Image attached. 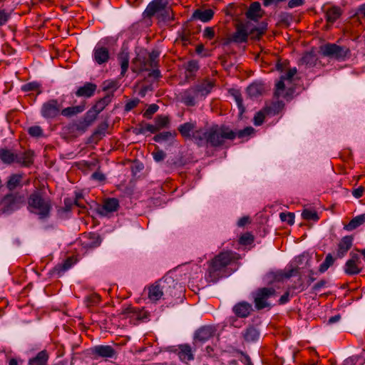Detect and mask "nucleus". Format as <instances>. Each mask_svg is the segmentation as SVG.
<instances>
[{
	"instance_id": "nucleus-14",
	"label": "nucleus",
	"mask_w": 365,
	"mask_h": 365,
	"mask_svg": "<svg viewBox=\"0 0 365 365\" xmlns=\"http://www.w3.org/2000/svg\"><path fill=\"white\" fill-rule=\"evenodd\" d=\"M93 56L94 61L100 65L108 62L110 58L108 49L102 46L94 48Z\"/></svg>"
},
{
	"instance_id": "nucleus-12",
	"label": "nucleus",
	"mask_w": 365,
	"mask_h": 365,
	"mask_svg": "<svg viewBox=\"0 0 365 365\" xmlns=\"http://www.w3.org/2000/svg\"><path fill=\"white\" fill-rule=\"evenodd\" d=\"M248 37V26H238L236 31L227 38L226 43L231 42L243 43L247 41Z\"/></svg>"
},
{
	"instance_id": "nucleus-3",
	"label": "nucleus",
	"mask_w": 365,
	"mask_h": 365,
	"mask_svg": "<svg viewBox=\"0 0 365 365\" xmlns=\"http://www.w3.org/2000/svg\"><path fill=\"white\" fill-rule=\"evenodd\" d=\"M51 207V200L44 197L39 190H34L28 197V210L38 215L40 219L48 217Z\"/></svg>"
},
{
	"instance_id": "nucleus-20",
	"label": "nucleus",
	"mask_w": 365,
	"mask_h": 365,
	"mask_svg": "<svg viewBox=\"0 0 365 365\" xmlns=\"http://www.w3.org/2000/svg\"><path fill=\"white\" fill-rule=\"evenodd\" d=\"M214 86L215 82L213 81L210 79H205L201 83L195 86L194 88L200 96L205 97L211 92Z\"/></svg>"
},
{
	"instance_id": "nucleus-29",
	"label": "nucleus",
	"mask_w": 365,
	"mask_h": 365,
	"mask_svg": "<svg viewBox=\"0 0 365 365\" xmlns=\"http://www.w3.org/2000/svg\"><path fill=\"white\" fill-rule=\"evenodd\" d=\"M178 356L183 361H191L194 359L190 346L187 344L180 345L178 348Z\"/></svg>"
},
{
	"instance_id": "nucleus-24",
	"label": "nucleus",
	"mask_w": 365,
	"mask_h": 365,
	"mask_svg": "<svg viewBox=\"0 0 365 365\" xmlns=\"http://www.w3.org/2000/svg\"><path fill=\"white\" fill-rule=\"evenodd\" d=\"M159 52L158 51H153L149 53L148 59L145 61H142L139 71H148L149 68H155L158 65V58L159 57Z\"/></svg>"
},
{
	"instance_id": "nucleus-21",
	"label": "nucleus",
	"mask_w": 365,
	"mask_h": 365,
	"mask_svg": "<svg viewBox=\"0 0 365 365\" xmlns=\"http://www.w3.org/2000/svg\"><path fill=\"white\" fill-rule=\"evenodd\" d=\"M263 15V11L261 9V5L259 2L255 1L252 3L246 11L247 18L257 21Z\"/></svg>"
},
{
	"instance_id": "nucleus-33",
	"label": "nucleus",
	"mask_w": 365,
	"mask_h": 365,
	"mask_svg": "<svg viewBox=\"0 0 365 365\" xmlns=\"http://www.w3.org/2000/svg\"><path fill=\"white\" fill-rule=\"evenodd\" d=\"M342 11L338 6H332L327 9L326 12V19L327 22L333 24L335 22L341 15Z\"/></svg>"
},
{
	"instance_id": "nucleus-55",
	"label": "nucleus",
	"mask_w": 365,
	"mask_h": 365,
	"mask_svg": "<svg viewBox=\"0 0 365 365\" xmlns=\"http://www.w3.org/2000/svg\"><path fill=\"white\" fill-rule=\"evenodd\" d=\"M28 133L33 137H40L43 135V130L40 126H31L28 129Z\"/></svg>"
},
{
	"instance_id": "nucleus-11",
	"label": "nucleus",
	"mask_w": 365,
	"mask_h": 365,
	"mask_svg": "<svg viewBox=\"0 0 365 365\" xmlns=\"http://www.w3.org/2000/svg\"><path fill=\"white\" fill-rule=\"evenodd\" d=\"M361 261L356 254H351V258L347 260L344 267V272L349 275L358 274L361 272V268L359 267Z\"/></svg>"
},
{
	"instance_id": "nucleus-42",
	"label": "nucleus",
	"mask_w": 365,
	"mask_h": 365,
	"mask_svg": "<svg viewBox=\"0 0 365 365\" xmlns=\"http://www.w3.org/2000/svg\"><path fill=\"white\" fill-rule=\"evenodd\" d=\"M118 61L121 67V76H124L128 68L129 56L128 53H121L118 56Z\"/></svg>"
},
{
	"instance_id": "nucleus-51",
	"label": "nucleus",
	"mask_w": 365,
	"mask_h": 365,
	"mask_svg": "<svg viewBox=\"0 0 365 365\" xmlns=\"http://www.w3.org/2000/svg\"><path fill=\"white\" fill-rule=\"evenodd\" d=\"M297 73V68H291L288 70L284 75L281 76L280 81H287V84L292 82V78Z\"/></svg>"
},
{
	"instance_id": "nucleus-49",
	"label": "nucleus",
	"mask_w": 365,
	"mask_h": 365,
	"mask_svg": "<svg viewBox=\"0 0 365 365\" xmlns=\"http://www.w3.org/2000/svg\"><path fill=\"white\" fill-rule=\"evenodd\" d=\"M85 302L88 307L94 306L101 302V297L98 294H92L86 297Z\"/></svg>"
},
{
	"instance_id": "nucleus-48",
	"label": "nucleus",
	"mask_w": 365,
	"mask_h": 365,
	"mask_svg": "<svg viewBox=\"0 0 365 365\" xmlns=\"http://www.w3.org/2000/svg\"><path fill=\"white\" fill-rule=\"evenodd\" d=\"M254 132V128L252 127H247L242 130H239L237 132H235V138L238 137L239 138L244 139L245 138L251 135Z\"/></svg>"
},
{
	"instance_id": "nucleus-36",
	"label": "nucleus",
	"mask_w": 365,
	"mask_h": 365,
	"mask_svg": "<svg viewBox=\"0 0 365 365\" xmlns=\"http://www.w3.org/2000/svg\"><path fill=\"white\" fill-rule=\"evenodd\" d=\"M119 202L115 198H109L106 200L102 207V213L112 212L116 211L118 208Z\"/></svg>"
},
{
	"instance_id": "nucleus-54",
	"label": "nucleus",
	"mask_w": 365,
	"mask_h": 365,
	"mask_svg": "<svg viewBox=\"0 0 365 365\" xmlns=\"http://www.w3.org/2000/svg\"><path fill=\"white\" fill-rule=\"evenodd\" d=\"M279 217L282 222H287L289 225H293L294 222V215L292 212H281Z\"/></svg>"
},
{
	"instance_id": "nucleus-50",
	"label": "nucleus",
	"mask_w": 365,
	"mask_h": 365,
	"mask_svg": "<svg viewBox=\"0 0 365 365\" xmlns=\"http://www.w3.org/2000/svg\"><path fill=\"white\" fill-rule=\"evenodd\" d=\"M297 73V68H291L288 70L284 75L281 76L280 81H287V84L292 82V78Z\"/></svg>"
},
{
	"instance_id": "nucleus-16",
	"label": "nucleus",
	"mask_w": 365,
	"mask_h": 365,
	"mask_svg": "<svg viewBox=\"0 0 365 365\" xmlns=\"http://www.w3.org/2000/svg\"><path fill=\"white\" fill-rule=\"evenodd\" d=\"M215 333V327L205 326L200 328L195 333V339L200 342H205L212 338Z\"/></svg>"
},
{
	"instance_id": "nucleus-25",
	"label": "nucleus",
	"mask_w": 365,
	"mask_h": 365,
	"mask_svg": "<svg viewBox=\"0 0 365 365\" xmlns=\"http://www.w3.org/2000/svg\"><path fill=\"white\" fill-rule=\"evenodd\" d=\"M97 86L93 83H86L83 86L80 87L76 92L78 97L90 98L93 96Z\"/></svg>"
},
{
	"instance_id": "nucleus-17",
	"label": "nucleus",
	"mask_w": 365,
	"mask_h": 365,
	"mask_svg": "<svg viewBox=\"0 0 365 365\" xmlns=\"http://www.w3.org/2000/svg\"><path fill=\"white\" fill-rule=\"evenodd\" d=\"M111 98L109 96L100 99L87 113L95 120L98 115L110 103Z\"/></svg>"
},
{
	"instance_id": "nucleus-60",
	"label": "nucleus",
	"mask_w": 365,
	"mask_h": 365,
	"mask_svg": "<svg viewBox=\"0 0 365 365\" xmlns=\"http://www.w3.org/2000/svg\"><path fill=\"white\" fill-rule=\"evenodd\" d=\"M146 131L150 132L152 133H155L158 131H159L155 125L151 124H145V125L142 126L140 128V133H145Z\"/></svg>"
},
{
	"instance_id": "nucleus-53",
	"label": "nucleus",
	"mask_w": 365,
	"mask_h": 365,
	"mask_svg": "<svg viewBox=\"0 0 365 365\" xmlns=\"http://www.w3.org/2000/svg\"><path fill=\"white\" fill-rule=\"evenodd\" d=\"M267 114V111L264 110V108L262 110H260L256 113L254 117V124L255 125H260L264 122L265 118V115Z\"/></svg>"
},
{
	"instance_id": "nucleus-47",
	"label": "nucleus",
	"mask_w": 365,
	"mask_h": 365,
	"mask_svg": "<svg viewBox=\"0 0 365 365\" xmlns=\"http://www.w3.org/2000/svg\"><path fill=\"white\" fill-rule=\"evenodd\" d=\"M334 259L331 254L326 256L325 260L319 266V271L321 273L326 272L334 264Z\"/></svg>"
},
{
	"instance_id": "nucleus-52",
	"label": "nucleus",
	"mask_w": 365,
	"mask_h": 365,
	"mask_svg": "<svg viewBox=\"0 0 365 365\" xmlns=\"http://www.w3.org/2000/svg\"><path fill=\"white\" fill-rule=\"evenodd\" d=\"M253 242L254 236L250 232L243 234L240 238V243L243 245H251Z\"/></svg>"
},
{
	"instance_id": "nucleus-8",
	"label": "nucleus",
	"mask_w": 365,
	"mask_h": 365,
	"mask_svg": "<svg viewBox=\"0 0 365 365\" xmlns=\"http://www.w3.org/2000/svg\"><path fill=\"white\" fill-rule=\"evenodd\" d=\"M24 200V196L18 192L7 194L1 200V209L4 212L16 210L23 204Z\"/></svg>"
},
{
	"instance_id": "nucleus-45",
	"label": "nucleus",
	"mask_w": 365,
	"mask_h": 365,
	"mask_svg": "<svg viewBox=\"0 0 365 365\" xmlns=\"http://www.w3.org/2000/svg\"><path fill=\"white\" fill-rule=\"evenodd\" d=\"M176 135L175 133H171L170 131H165L155 135L153 137V140L155 142L161 143L168 140L170 138H173Z\"/></svg>"
},
{
	"instance_id": "nucleus-62",
	"label": "nucleus",
	"mask_w": 365,
	"mask_h": 365,
	"mask_svg": "<svg viewBox=\"0 0 365 365\" xmlns=\"http://www.w3.org/2000/svg\"><path fill=\"white\" fill-rule=\"evenodd\" d=\"M203 36L207 39H212L215 36V31L212 27H206L203 31Z\"/></svg>"
},
{
	"instance_id": "nucleus-19",
	"label": "nucleus",
	"mask_w": 365,
	"mask_h": 365,
	"mask_svg": "<svg viewBox=\"0 0 365 365\" xmlns=\"http://www.w3.org/2000/svg\"><path fill=\"white\" fill-rule=\"evenodd\" d=\"M274 96L277 98H283L287 100L291 99L292 90L287 88L286 83L283 81H279L275 86Z\"/></svg>"
},
{
	"instance_id": "nucleus-46",
	"label": "nucleus",
	"mask_w": 365,
	"mask_h": 365,
	"mask_svg": "<svg viewBox=\"0 0 365 365\" xmlns=\"http://www.w3.org/2000/svg\"><path fill=\"white\" fill-rule=\"evenodd\" d=\"M302 216L307 220L317 221L319 220L318 214L314 210L304 209L302 212Z\"/></svg>"
},
{
	"instance_id": "nucleus-44",
	"label": "nucleus",
	"mask_w": 365,
	"mask_h": 365,
	"mask_svg": "<svg viewBox=\"0 0 365 365\" xmlns=\"http://www.w3.org/2000/svg\"><path fill=\"white\" fill-rule=\"evenodd\" d=\"M155 124L158 130L168 127L170 124V118L167 115H157L155 118Z\"/></svg>"
},
{
	"instance_id": "nucleus-30",
	"label": "nucleus",
	"mask_w": 365,
	"mask_h": 365,
	"mask_svg": "<svg viewBox=\"0 0 365 365\" xmlns=\"http://www.w3.org/2000/svg\"><path fill=\"white\" fill-rule=\"evenodd\" d=\"M34 153L31 150L26 151L20 155L18 154L16 163L24 167H29L34 163Z\"/></svg>"
},
{
	"instance_id": "nucleus-27",
	"label": "nucleus",
	"mask_w": 365,
	"mask_h": 365,
	"mask_svg": "<svg viewBox=\"0 0 365 365\" xmlns=\"http://www.w3.org/2000/svg\"><path fill=\"white\" fill-rule=\"evenodd\" d=\"M252 306L247 302H244L238 303L233 308V311L235 314L242 318L247 317L250 314Z\"/></svg>"
},
{
	"instance_id": "nucleus-56",
	"label": "nucleus",
	"mask_w": 365,
	"mask_h": 365,
	"mask_svg": "<svg viewBox=\"0 0 365 365\" xmlns=\"http://www.w3.org/2000/svg\"><path fill=\"white\" fill-rule=\"evenodd\" d=\"M158 108L159 107L156 104L150 105L143 114L144 117L151 118L152 115L158 111Z\"/></svg>"
},
{
	"instance_id": "nucleus-58",
	"label": "nucleus",
	"mask_w": 365,
	"mask_h": 365,
	"mask_svg": "<svg viewBox=\"0 0 365 365\" xmlns=\"http://www.w3.org/2000/svg\"><path fill=\"white\" fill-rule=\"evenodd\" d=\"M160 18L163 21H170L173 19V12L170 8L165 7L164 10L160 12Z\"/></svg>"
},
{
	"instance_id": "nucleus-31",
	"label": "nucleus",
	"mask_w": 365,
	"mask_h": 365,
	"mask_svg": "<svg viewBox=\"0 0 365 365\" xmlns=\"http://www.w3.org/2000/svg\"><path fill=\"white\" fill-rule=\"evenodd\" d=\"M48 354L46 351L43 350L38 353V354L29 361V365H47Z\"/></svg>"
},
{
	"instance_id": "nucleus-13",
	"label": "nucleus",
	"mask_w": 365,
	"mask_h": 365,
	"mask_svg": "<svg viewBox=\"0 0 365 365\" xmlns=\"http://www.w3.org/2000/svg\"><path fill=\"white\" fill-rule=\"evenodd\" d=\"M200 97L194 86L191 87L181 93V101L187 106H193L196 100Z\"/></svg>"
},
{
	"instance_id": "nucleus-22",
	"label": "nucleus",
	"mask_w": 365,
	"mask_h": 365,
	"mask_svg": "<svg viewBox=\"0 0 365 365\" xmlns=\"http://www.w3.org/2000/svg\"><path fill=\"white\" fill-rule=\"evenodd\" d=\"M18 154L13 150L7 148L0 149V160L1 161L7 165L16 163Z\"/></svg>"
},
{
	"instance_id": "nucleus-59",
	"label": "nucleus",
	"mask_w": 365,
	"mask_h": 365,
	"mask_svg": "<svg viewBox=\"0 0 365 365\" xmlns=\"http://www.w3.org/2000/svg\"><path fill=\"white\" fill-rule=\"evenodd\" d=\"M118 88V83L114 81H106L103 83V90H112L115 91Z\"/></svg>"
},
{
	"instance_id": "nucleus-9",
	"label": "nucleus",
	"mask_w": 365,
	"mask_h": 365,
	"mask_svg": "<svg viewBox=\"0 0 365 365\" xmlns=\"http://www.w3.org/2000/svg\"><path fill=\"white\" fill-rule=\"evenodd\" d=\"M89 354L93 359H112L116 356V351L110 345H97L89 349Z\"/></svg>"
},
{
	"instance_id": "nucleus-41",
	"label": "nucleus",
	"mask_w": 365,
	"mask_h": 365,
	"mask_svg": "<svg viewBox=\"0 0 365 365\" xmlns=\"http://www.w3.org/2000/svg\"><path fill=\"white\" fill-rule=\"evenodd\" d=\"M267 30L266 26L257 27L254 29H250L248 27V36L252 39H259V38L264 34Z\"/></svg>"
},
{
	"instance_id": "nucleus-39",
	"label": "nucleus",
	"mask_w": 365,
	"mask_h": 365,
	"mask_svg": "<svg viewBox=\"0 0 365 365\" xmlns=\"http://www.w3.org/2000/svg\"><path fill=\"white\" fill-rule=\"evenodd\" d=\"M84 109V106L68 107L61 110V114L65 117H71L83 112Z\"/></svg>"
},
{
	"instance_id": "nucleus-43",
	"label": "nucleus",
	"mask_w": 365,
	"mask_h": 365,
	"mask_svg": "<svg viewBox=\"0 0 365 365\" xmlns=\"http://www.w3.org/2000/svg\"><path fill=\"white\" fill-rule=\"evenodd\" d=\"M317 57L312 53H306L300 59V63L307 66H312L317 61Z\"/></svg>"
},
{
	"instance_id": "nucleus-6",
	"label": "nucleus",
	"mask_w": 365,
	"mask_h": 365,
	"mask_svg": "<svg viewBox=\"0 0 365 365\" xmlns=\"http://www.w3.org/2000/svg\"><path fill=\"white\" fill-rule=\"evenodd\" d=\"M276 291L272 287L258 289L255 294V305L257 309H262L271 305L270 299L276 297Z\"/></svg>"
},
{
	"instance_id": "nucleus-7",
	"label": "nucleus",
	"mask_w": 365,
	"mask_h": 365,
	"mask_svg": "<svg viewBox=\"0 0 365 365\" xmlns=\"http://www.w3.org/2000/svg\"><path fill=\"white\" fill-rule=\"evenodd\" d=\"M322 54L339 61L344 60L349 54V48L335 43H327L322 48Z\"/></svg>"
},
{
	"instance_id": "nucleus-2",
	"label": "nucleus",
	"mask_w": 365,
	"mask_h": 365,
	"mask_svg": "<svg viewBox=\"0 0 365 365\" xmlns=\"http://www.w3.org/2000/svg\"><path fill=\"white\" fill-rule=\"evenodd\" d=\"M202 140L200 142L199 146L210 145L211 147L222 146L225 140H233L235 138V131L228 126L224 125H212L209 128H203Z\"/></svg>"
},
{
	"instance_id": "nucleus-23",
	"label": "nucleus",
	"mask_w": 365,
	"mask_h": 365,
	"mask_svg": "<svg viewBox=\"0 0 365 365\" xmlns=\"http://www.w3.org/2000/svg\"><path fill=\"white\" fill-rule=\"evenodd\" d=\"M353 238L351 236L344 237L339 243L336 256L339 258L343 257L348 250L351 247Z\"/></svg>"
},
{
	"instance_id": "nucleus-61",
	"label": "nucleus",
	"mask_w": 365,
	"mask_h": 365,
	"mask_svg": "<svg viewBox=\"0 0 365 365\" xmlns=\"http://www.w3.org/2000/svg\"><path fill=\"white\" fill-rule=\"evenodd\" d=\"M91 178L100 182H103L106 180V176L103 173L100 171H96L91 175Z\"/></svg>"
},
{
	"instance_id": "nucleus-57",
	"label": "nucleus",
	"mask_w": 365,
	"mask_h": 365,
	"mask_svg": "<svg viewBox=\"0 0 365 365\" xmlns=\"http://www.w3.org/2000/svg\"><path fill=\"white\" fill-rule=\"evenodd\" d=\"M11 17V13L4 9H0V26L6 24Z\"/></svg>"
},
{
	"instance_id": "nucleus-28",
	"label": "nucleus",
	"mask_w": 365,
	"mask_h": 365,
	"mask_svg": "<svg viewBox=\"0 0 365 365\" xmlns=\"http://www.w3.org/2000/svg\"><path fill=\"white\" fill-rule=\"evenodd\" d=\"M213 16L214 11L212 9H197L192 14V18L199 19L202 22H207L212 19Z\"/></svg>"
},
{
	"instance_id": "nucleus-35",
	"label": "nucleus",
	"mask_w": 365,
	"mask_h": 365,
	"mask_svg": "<svg viewBox=\"0 0 365 365\" xmlns=\"http://www.w3.org/2000/svg\"><path fill=\"white\" fill-rule=\"evenodd\" d=\"M297 272V268H292L289 270H280L274 274V279L278 282L283 281L295 275Z\"/></svg>"
},
{
	"instance_id": "nucleus-15",
	"label": "nucleus",
	"mask_w": 365,
	"mask_h": 365,
	"mask_svg": "<svg viewBox=\"0 0 365 365\" xmlns=\"http://www.w3.org/2000/svg\"><path fill=\"white\" fill-rule=\"evenodd\" d=\"M166 4L165 0H153L148 5L144 14L146 16L151 17L156 13L162 12L166 7Z\"/></svg>"
},
{
	"instance_id": "nucleus-40",
	"label": "nucleus",
	"mask_w": 365,
	"mask_h": 365,
	"mask_svg": "<svg viewBox=\"0 0 365 365\" xmlns=\"http://www.w3.org/2000/svg\"><path fill=\"white\" fill-rule=\"evenodd\" d=\"M365 222V214H362L354 217L348 225H346L345 228L347 230H353Z\"/></svg>"
},
{
	"instance_id": "nucleus-63",
	"label": "nucleus",
	"mask_w": 365,
	"mask_h": 365,
	"mask_svg": "<svg viewBox=\"0 0 365 365\" xmlns=\"http://www.w3.org/2000/svg\"><path fill=\"white\" fill-rule=\"evenodd\" d=\"M139 102H140L139 99H133V100L129 101L125 106V110L126 111L131 110L132 109H133L138 105Z\"/></svg>"
},
{
	"instance_id": "nucleus-4",
	"label": "nucleus",
	"mask_w": 365,
	"mask_h": 365,
	"mask_svg": "<svg viewBox=\"0 0 365 365\" xmlns=\"http://www.w3.org/2000/svg\"><path fill=\"white\" fill-rule=\"evenodd\" d=\"M178 130L182 138L193 141L197 145L203 139L202 138L203 128H198L196 121L190 120L181 124Z\"/></svg>"
},
{
	"instance_id": "nucleus-38",
	"label": "nucleus",
	"mask_w": 365,
	"mask_h": 365,
	"mask_svg": "<svg viewBox=\"0 0 365 365\" xmlns=\"http://www.w3.org/2000/svg\"><path fill=\"white\" fill-rule=\"evenodd\" d=\"M284 104L282 101H277L273 102L270 106H266L264 110L267 111V115L278 114L283 108Z\"/></svg>"
},
{
	"instance_id": "nucleus-34",
	"label": "nucleus",
	"mask_w": 365,
	"mask_h": 365,
	"mask_svg": "<svg viewBox=\"0 0 365 365\" xmlns=\"http://www.w3.org/2000/svg\"><path fill=\"white\" fill-rule=\"evenodd\" d=\"M95 119L91 117L88 113L85 115L84 118L76 123L75 127L76 130L84 132L86 129L94 122Z\"/></svg>"
},
{
	"instance_id": "nucleus-5",
	"label": "nucleus",
	"mask_w": 365,
	"mask_h": 365,
	"mask_svg": "<svg viewBox=\"0 0 365 365\" xmlns=\"http://www.w3.org/2000/svg\"><path fill=\"white\" fill-rule=\"evenodd\" d=\"M174 284V280L172 279H165L159 280L150 285L148 288V299L152 302H156L161 299V297L165 294H170L169 290L171 287L170 283Z\"/></svg>"
},
{
	"instance_id": "nucleus-18",
	"label": "nucleus",
	"mask_w": 365,
	"mask_h": 365,
	"mask_svg": "<svg viewBox=\"0 0 365 365\" xmlns=\"http://www.w3.org/2000/svg\"><path fill=\"white\" fill-rule=\"evenodd\" d=\"M24 177V173H14L9 175L6 182L7 189L10 191H13L18 187H21L23 186L22 182Z\"/></svg>"
},
{
	"instance_id": "nucleus-26",
	"label": "nucleus",
	"mask_w": 365,
	"mask_h": 365,
	"mask_svg": "<svg viewBox=\"0 0 365 365\" xmlns=\"http://www.w3.org/2000/svg\"><path fill=\"white\" fill-rule=\"evenodd\" d=\"M247 94L251 98H257L265 92L264 84L262 83H254L247 88Z\"/></svg>"
},
{
	"instance_id": "nucleus-37",
	"label": "nucleus",
	"mask_w": 365,
	"mask_h": 365,
	"mask_svg": "<svg viewBox=\"0 0 365 365\" xmlns=\"http://www.w3.org/2000/svg\"><path fill=\"white\" fill-rule=\"evenodd\" d=\"M88 241L84 242V245L88 248H95L101 243V238L97 233H89L87 236Z\"/></svg>"
},
{
	"instance_id": "nucleus-1",
	"label": "nucleus",
	"mask_w": 365,
	"mask_h": 365,
	"mask_svg": "<svg viewBox=\"0 0 365 365\" xmlns=\"http://www.w3.org/2000/svg\"><path fill=\"white\" fill-rule=\"evenodd\" d=\"M240 258V255L232 251L219 253L208 263L207 278L210 282H216L220 278L229 276L232 270L228 267Z\"/></svg>"
},
{
	"instance_id": "nucleus-64",
	"label": "nucleus",
	"mask_w": 365,
	"mask_h": 365,
	"mask_svg": "<svg viewBox=\"0 0 365 365\" xmlns=\"http://www.w3.org/2000/svg\"><path fill=\"white\" fill-rule=\"evenodd\" d=\"M153 156L156 162H160L164 160L165 153L163 150H157L153 153Z\"/></svg>"
},
{
	"instance_id": "nucleus-32",
	"label": "nucleus",
	"mask_w": 365,
	"mask_h": 365,
	"mask_svg": "<svg viewBox=\"0 0 365 365\" xmlns=\"http://www.w3.org/2000/svg\"><path fill=\"white\" fill-rule=\"evenodd\" d=\"M242 336L245 341L253 342L258 339L259 333L255 327L251 326L242 332Z\"/></svg>"
},
{
	"instance_id": "nucleus-10",
	"label": "nucleus",
	"mask_w": 365,
	"mask_h": 365,
	"mask_svg": "<svg viewBox=\"0 0 365 365\" xmlns=\"http://www.w3.org/2000/svg\"><path fill=\"white\" fill-rule=\"evenodd\" d=\"M61 108V104L56 99L45 102L41 107V115L46 118H54L58 115Z\"/></svg>"
}]
</instances>
